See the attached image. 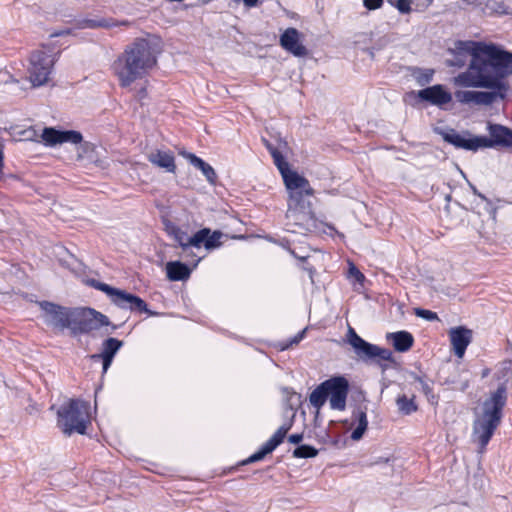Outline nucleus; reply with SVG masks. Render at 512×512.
Instances as JSON below:
<instances>
[{
    "label": "nucleus",
    "instance_id": "nucleus-1",
    "mask_svg": "<svg viewBox=\"0 0 512 512\" xmlns=\"http://www.w3.org/2000/svg\"><path fill=\"white\" fill-rule=\"evenodd\" d=\"M448 53L451 58L446 60L447 66L462 68L467 64L466 70L452 79L453 84L471 85L476 80L480 81L487 68L512 61V52L486 41L458 40L448 49Z\"/></svg>",
    "mask_w": 512,
    "mask_h": 512
},
{
    "label": "nucleus",
    "instance_id": "nucleus-2",
    "mask_svg": "<svg viewBox=\"0 0 512 512\" xmlns=\"http://www.w3.org/2000/svg\"><path fill=\"white\" fill-rule=\"evenodd\" d=\"M268 149L288 191L287 226L291 227L293 232L300 233L318 230L320 223L315 217L311 202L314 190L309 181L290 169L278 149L271 146H268Z\"/></svg>",
    "mask_w": 512,
    "mask_h": 512
},
{
    "label": "nucleus",
    "instance_id": "nucleus-3",
    "mask_svg": "<svg viewBox=\"0 0 512 512\" xmlns=\"http://www.w3.org/2000/svg\"><path fill=\"white\" fill-rule=\"evenodd\" d=\"M161 48L154 37L138 38L126 47L113 64V71L122 87L144 77L157 64Z\"/></svg>",
    "mask_w": 512,
    "mask_h": 512
},
{
    "label": "nucleus",
    "instance_id": "nucleus-4",
    "mask_svg": "<svg viewBox=\"0 0 512 512\" xmlns=\"http://www.w3.org/2000/svg\"><path fill=\"white\" fill-rule=\"evenodd\" d=\"M512 75V61L500 66L487 68L483 72L480 81L476 80L471 85L454 84L460 88H482L486 91L477 90H457L455 92L456 100L461 104H475L489 106L495 102L504 100L509 91L510 85L506 80Z\"/></svg>",
    "mask_w": 512,
    "mask_h": 512
},
{
    "label": "nucleus",
    "instance_id": "nucleus-5",
    "mask_svg": "<svg viewBox=\"0 0 512 512\" xmlns=\"http://www.w3.org/2000/svg\"><path fill=\"white\" fill-rule=\"evenodd\" d=\"M506 400L505 388L499 387L476 408L472 442L479 446V453L484 452L494 432L500 425Z\"/></svg>",
    "mask_w": 512,
    "mask_h": 512
},
{
    "label": "nucleus",
    "instance_id": "nucleus-6",
    "mask_svg": "<svg viewBox=\"0 0 512 512\" xmlns=\"http://www.w3.org/2000/svg\"><path fill=\"white\" fill-rule=\"evenodd\" d=\"M490 138L476 136L469 131L457 132L454 129L441 132L443 139L455 146L469 151H477L495 146L512 147V130L500 124H488Z\"/></svg>",
    "mask_w": 512,
    "mask_h": 512
},
{
    "label": "nucleus",
    "instance_id": "nucleus-7",
    "mask_svg": "<svg viewBox=\"0 0 512 512\" xmlns=\"http://www.w3.org/2000/svg\"><path fill=\"white\" fill-rule=\"evenodd\" d=\"M46 146L54 147L69 143L77 146V160H89L99 166L103 163L96 158V145L83 140V135L76 130H59L53 127H45L40 135Z\"/></svg>",
    "mask_w": 512,
    "mask_h": 512
},
{
    "label": "nucleus",
    "instance_id": "nucleus-8",
    "mask_svg": "<svg viewBox=\"0 0 512 512\" xmlns=\"http://www.w3.org/2000/svg\"><path fill=\"white\" fill-rule=\"evenodd\" d=\"M90 405L88 402L70 399L58 410V425L65 434L77 432L84 434L90 423Z\"/></svg>",
    "mask_w": 512,
    "mask_h": 512
},
{
    "label": "nucleus",
    "instance_id": "nucleus-9",
    "mask_svg": "<svg viewBox=\"0 0 512 512\" xmlns=\"http://www.w3.org/2000/svg\"><path fill=\"white\" fill-rule=\"evenodd\" d=\"M56 61V53L48 47H42L31 54L28 75L33 87L45 85L50 80Z\"/></svg>",
    "mask_w": 512,
    "mask_h": 512
},
{
    "label": "nucleus",
    "instance_id": "nucleus-10",
    "mask_svg": "<svg viewBox=\"0 0 512 512\" xmlns=\"http://www.w3.org/2000/svg\"><path fill=\"white\" fill-rule=\"evenodd\" d=\"M347 342L351 345L358 357L362 359H377L383 370H386L388 365L381 363L382 361L395 363L391 350L366 342L350 326L348 327L347 332Z\"/></svg>",
    "mask_w": 512,
    "mask_h": 512
},
{
    "label": "nucleus",
    "instance_id": "nucleus-11",
    "mask_svg": "<svg viewBox=\"0 0 512 512\" xmlns=\"http://www.w3.org/2000/svg\"><path fill=\"white\" fill-rule=\"evenodd\" d=\"M110 324L109 319L102 313L86 307L73 308L70 333L73 336L90 333Z\"/></svg>",
    "mask_w": 512,
    "mask_h": 512
},
{
    "label": "nucleus",
    "instance_id": "nucleus-12",
    "mask_svg": "<svg viewBox=\"0 0 512 512\" xmlns=\"http://www.w3.org/2000/svg\"><path fill=\"white\" fill-rule=\"evenodd\" d=\"M171 233L183 251L190 247L200 248L202 245L205 249L212 250L221 245L222 233L220 231L211 232L209 228H203L192 236H189L180 228H173Z\"/></svg>",
    "mask_w": 512,
    "mask_h": 512
},
{
    "label": "nucleus",
    "instance_id": "nucleus-13",
    "mask_svg": "<svg viewBox=\"0 0 512 512\" xmlns=\"http://www.w3.org/2000/svg\"><path fill=\"white\" fill-rule=\"evenodd\" d=\"M90 284L96 289L106 293L114 304L120 308H130L140 312H149L146 303L138 296L130 294L124 290L113 288L105 283L91 280Z\"/></svg>",
    "mask_w": 512,
    "mask_h": 512
},
{
    "label": "nucleus",
    "instance_id": "nucleus-14",
    "mask_svg": "<svg viewBox=\"0 0 512 512\" xmlns=\"http://www.w3.org/2000/svg\"><path fill=\"white\" fill-rule=\"evenodd\" d=\"M39 305L47 325L61 331L70 329L73 308L63 307L47 301L40 302Z\"/></svg>",
    "mask_w": 512,
    "mask_h": 512
},
{
    "label": "nucleus",
    "instance_id": "nucleus-15",
    "mask_svg": "<svg viewBox=\"0 0 512 512\" xmlns=\"http://www.w3.org/2000/svg\"><path fill=\"white\" fill-rule=\"evenodd\" d=\"M327 386V398L330 407L334 410L343 411L346 407V399L349 390L348 381L342 377H333L325 381Z\"/></svg>",
    "mask_w": 512,
    "mask_h": 512
},
{
    "label": "nucleus",
    "instance_id": "nucleus-16",
    "mask_svg": "<svg viewBox=\"0 0 512 512\" xmlns=\"http://www.w3.org/2000/svg\"><path fill=\"white\" fill-rule=\"evenodd\" d=\"M451 350L458 358H463L473 339V331L466 326H456L448 330Z\"/></svg>",
    "mask_w": 512,
    "mask_h": 512
},
{
    "label": "nucleus",
    "instance_id": "nucleus-17",
    "mask_svg": "<svg viewBox=\"0 0 512 512\" xmlns=\"http://www.w3.org/2000/svg\"><path fill=\"white\" fill-rule=\"evenodd\" d=\"M418 97L440 107L452 101L451 93L439 84L420 90Z\"/></svg>",
    "mask_w": 512,
    "mask_h": 512
},
{
    "label": "nucleus",
    "instance_id": "nucleus-18",
    "mask_svg": "<svg viewBox=\"0 0 512 512\" xmlns=\"http://www.w3.org/2000/svg\"><path fill=\"white\" fill-rule=\"evenodd\" d=\"M281 46L297 57L307 54V49L301 44L299 32L295 28H288L280 37Z\"/></svg>",
    "mask_w": 512,
    "mask_h": 512
},
{
    "label": "nucleus",
    "instance_id": "nucleus-19",
    "mask_svg": "<svg viewBox=\"0 0 512 512\" xmlns=\"http://www.w3.org/2000/svg\"><path fill=\"white\" fill-rule=\"evenodd\" d=\"M122 345V341L116 338H108L103 342L101 352L92 355L91 359H101L103 363V373H106L109 367L111 366L115 354L119 351Z\"/></svg>",
    "mask_w": 512,
    "mask_h": 512
},
{
    "label": "nucleus",
    "instance_id": "nucleus-20",
    "mask_svg": "<svg viewBox=\"0 0 512 512\" xmlns=\"http://www.w3.org/2000/svg\"><path fill=\"white\" fill-rule=\"evenodd\" d=\"M148 161L166 172L175 173L176 163L175 157L171 151L153 150L147 154Z\"/></svg>",
    "mask_w": 512,
    "mask_h": 512
},
{
    "label": "nucleus",
    "instance_id": "nucleus-21",
    "mask_svg": "<svg viewBox=\"0 0 512 512\" xmlns=\"http://www.w3.org/2000/svg\"><path fill=\"white\" fill-rule=\"evenodd\" d=\"M184 157L192 164L194 167L201 170L206 180L211 184L215 185L217 182V174L212 166L208 163L204 162L201 158L197 157L193 153H184Z\"/></svg>",
    "mask_w": 512,
    "mask_h": 512
},
{
    "label": "nucleus",
    "instance_id": "nucleus-22",
    "mask_svg": "<svg viewBox=\"0 0 512 512\" xmlns=\"http://www.w3.org/2000/svg\"><path fill=\"white\" fill-rule=\"evenodd\" d=\"M387 339L392 342L394 349L398 352L408 351L414 342L413 336L407 331L389 333Z\"/></svg>",
    "mask_w": 512,
    "mask_h": 512
},
{
    "label": "nucleus",
    "instance_id": "nucleus-23",
    "mask_svg": "<svg viewBox=\"0 0 512 512\" xmlns=\"http://www.w3.org/2000/svg\"><path fill=\"white\" fill-rule=\"evenodd\" d=\"M166 273L171 281H183L189 278L191 270L180 261H171L166 264Z\"/></svg>",
    "mask_w": 512,
    "mask_h": 512
},
{
    "label": "nucleus",
    "instance_id": "nucleus-24",
    "mask_svg": "<svg viewBox=\"0 0 512 512\" xmlns=\"http://www.w3.org/2000/svg\"><path fill=\"white\" fill-rule=\"evenodd\" d=\"M327 400V386H325V381L321 383L317 388H315L310 396L309 401L310 404L319 410Z\"/></svg>",
    "mask_w": 512,
    "mask_h": 512
},
{
    "label": "nucleus",
    "instance_id": "nucleus-25",
    "mask_svg": "<svg viewBox=\"0 0 512 512\" xmlns=\"http://www.w3.org/2000/svg\"><path fill=\"white\" fill-rule=\"evenodd\" d=\"M398 410L405 415H410L418 410V406L414 401V395L408 398L406 395H400L396 399Z\"/></svg>",
    "mask_w": 512,
    "mask_h": 512
},
{
    "label": "nucleus",
    "instance_id": "nucleus-26",
    "mask_svg": "<svg viewBox=\"0 0 512 512\" xmlns=\"http://www.w3.org/2000/svg\"><path fill=\"white\" fill-rule=\"evenodd\" d=\"M367 427H368V420H367L366 413L363 411H360L357 415V426L351 434V439L354 441L360 440L362 438V436L364 435L365 431L367 430Z\"/></svg>",
    "mask_w": 512,
    "mask_h": 512
},
{
    "label": "nucleus",
    "instance_id": "nucleus-27",
    "mask_svg": "<svg viewBox=\"0 0 512 512\" xmlns=\"http://www.w3.org/2000/svg\"><path fill=\"white\" fill-rule=\"evenodd\" d=\"M290 427L291 425H282L266 443L274 450L282 443Z\"/></svg>",
    "mask_w": 512,
    "mask_h": 512
},
{
    "label": "nucleus",
    "instance_id": "nucleus-28",
    "mask_svg": "<svg viewBox=\"0 0 512 512\" xmlns=\"http://www.w3.org/2000/svg\"><path fill=\"white\" fill-rule=\"evenodd\" d=\"M290 427L291 425H282L266 443L274 450L282 443Z\"/></svg>",
    "mask_w": 512,
    "mask_h": 512
},
{
    "label": "nucleus",
    "instance_id": "nucleus-29",
    "mask_svg": "<svg viewBox=\"0 0 512 512\" xmlns=\"http://www.w3.org/2000/svg\"><path fill=\"white\" fill-rule=\"evenodd\" d=\"M317 454L318 450L309 445H301L293 451V456L296 458H312Z\"/></svg>",
    "mask_w": 512,
    "mask_h": 512
},
{
    "label": "nucleus",
    "instance_id": "nucleus-30",
    "mask_svg": "<svg viewBox=\"0 0 512 512\" xmlns=\"http://www.w3.org/2000/svg\"><path fill=\"white\" fill-rule=\"evenodd\" d=\"M273 449L265 443L263 447L257 451L256 453L252 454L245 463H253L262 460L267 454L271 453Z\"/></svg>",
    "mask_w": 512,
    "mask_h": 512
},
{
    "label": "nucleus",
    "instance_id": "nucleus-31",
    "mask_svg": "<svg viewBox=\"0 0 512 512\" xmlns=\"http://www.w3.org/2000/svg\"><path fill=\"white\" fill-rule=\"evenodd\" d=\"M273 449L265 443L263 447L257 451L256 453L252 454L245 463H253L262 460L267 454L271 453Z\"/></svg>",
    "mask_w": 512,
    "mask_h": 512
},
{
    "label": "nucleus",
    "instance_id": "nucleus-32",
    "mask_svg": "<svg viewBox=\"0 0 512 512\" xmlns=\"http://www.w3.org/2000/svg\"><path fill=\"white\" fill-rule=\"evenodd\" d=\"M409 378H410V382L411 383H414V382H418L421 386V389L422 391L428 395L430 392H431V388L429 387V385L424 382L419 376H417L415 373L411 372L409 373Z\"/></svg>",
    "mask_w": 512,
    "mask_h": 512
},
{
    "label": "nucleus",
    "instance_id": "nucleus-33",
    "mask_svg": "<svg viewBox=\"0 0 512 512\" xmlns=\"http://www.w3.org/2000/svg\"><path fill=\"white\" fill-rule=\"evenodd\" d=\"M415 314L418 317H421V318L429 320V321H433V320H437L438 319L437 314L435 312L430 311V310H425V309L417 308V309H415Z\"/></svg>",
    "mask_w": 512,
    "mask_h": 512
},
{
    "label": "nucleus",
    "instance_id": "nucleus-34",
    "mask_svg": "<svg viewBox=\"0 0 512 512\" xmlns=\"http://www.w3.org/2000/svg\"><path fill=\"white\" fill-rule=\"evenodd\" d=\"M412 0H397L396 7L401 13H409L411 11Z\"/></svg>",
    "mask_w": 512,
    "mask_h": 512
},
{
    "label": "nucleus",
    "instance_id": "nucleus-35",
    "mask_svg": "<svg viewBox=\"0 0 512 512\" xmlns=\"http://www.w3.org/2000/svg\"><path fill=\"white\" fill-rule=\"evenodd\" d=\"M349 275L351 277H354L357 282H363L364 281V275L358 270V268L353 264L350 263L349 266Z\"/></svg>",
    "mask_w": 512,
    "mask_h": 512
},
{
    "label": "nucleus",
    "instance_id": "nucleus-36",
    "mask_svg": "<svg viewBox=\"0 0 512 512\" xmlns=\"http://www.w3.org/2000/svg\"><path fill=\"white\" fill-rule=\"evenodd\" d=\"M87 26L90 28H98V27L109 28V27H112L113 24L107 22L106 20H88Z\"/></svg>",
    "mask_w": 512,
    "mask_h": 512
},
{
    "label": "nucleus",
    "instance_id": "nucleus-37",
    "mask_svg": "<svg viewBox=\"0 0 512 512\" xmlns=\"http://www.w3.org/2000/svg\"><path fill=\"white\" fill-rule=\"evenodd\" d=\"M382 3L383 0H364V5L369 10L380 8Z\"/></svg>",
    "mask_w": 512,
    "mask_h": 512
},
{
    "label": "nucleus",
    "instance_id": "nucleus-38",
    "mask_svg": "<svg viewBox=\"0 0 512 512\" xmlns=\"http://www.w3.org/2000/svg\"><path fill=\"white\" fill-rule=\"evenodd\" d=\"M303 435L302 434H292L289 436L288 440L292 444H298L302 441Z\"/></svg>",
    "mask_w": 512,
    "mask_h": 512
},
{
    "label": "nucleus",
    "instance_id": "nucleus-39",
    "mask_svg": "<svg viewBox=\"0 0 512 512\" xmlns=\"http://www.w3.org/2000/svg\"><path fill=\"white\" fill-rule=\"evenodd\" d=\"M4 168V154L3 151L0 149V173L3 172Z\"/></svg>",
    "mask_w": 512,
    "mask_h": 512
},
{
    "label": "nucleus",
    "instance_id": "nucleus-40",
    "mask_svg": "<svg viewBox=\"0 0 512 512\" xmlns=\"http://www.w3.org/2000/svg\"><path fill=\"white\" fill-rule=\"evenodd\" d=\"M244 4L248 7H253L257 4L258 0H243Z\"/></svg>",
    "mask_w": 512,
    "mask_h": 512
},
{
    "label": "nucleus",
    "instance_id": "nucleus-41",
    "mask_svg": "<svg viewBox=\"0 0 512 512\" xmlns=\"http://www.w3.org/2000/svg\"><path fill=\"white\" fill-rule=\"evenodd\" d=\"M304 333H305V330H303L298 336H296L293 339L292 343H295V344L298 343L303 338Z\"/></svg>",
    "mask_w": 512,
    "mask_h": 512
}]
</instances>
